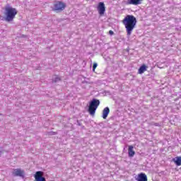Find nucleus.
Returning a JSON list of instances; mask_svg holds the SVG:
<instances>
[{
	"label": "nucleus",
	"instance_id": "obj_5",
	"mask_svg": "<svg viewBox=\"0 0 181 181\" xmlns=\"http://www.w3.org/2000/svg\"><path fill=\"white\" fill-rule=\"evenodd\" d=\"M98 11L100 16H103V15H104V13H105V4H104V2H99L98 5Z\"/></svg>",
	"mask_w": 181,
	"mask_h": 181
},
{
	"label": "nucleus",
	"instance_id": "obj_7",
	"mask_svg": "<svg viewBox=\"0 0 181 181\" xmlns=\"http://www.w3.org/2000/svg\"><path fill=\"white\" fill-rule=\"evenodd\" d=\"M13 175L14 176H19L20 177H23L25 176V171L20 168L13 169Z\"/></svg>",
	"mask_w": 181,
	"mask_h": 181
},
{
	"label": "nucleus",
	"instance_id": "obj_10",
	"mask_svg": "<svg viewBox=\"0 0 181 181\" xmlns=\"http://www.w3.org/2000/svg\"><path fill=\"white\" fill-rule=\"evenodd\" d=\"M137 181H148V177L145 173H140L138 175Z\"/></svg>",
	"mask_w": 181,
	"mask_h": 181
},
{
	"label": "nucleus",
	"instance_id": "obj_13",
	"mask_svg": "<svg viewBox=\"0 0 181 181\" xmlns=\"http://www.w3.org/2000/svg\"><path fill=\"white\" fill-rule=\"evenodd\" d=\"M173 162H174L177 166H181V156L173 158Z\"/></svg>",
	"mask_w": 181,
	"mask_h": 181
},
{
	"label": "nucleus",
	"instance_id": "obj_1",
	"mask_svg": "<svg viewBox=\"0 0 181 181\" xmlns=\"http://www.w3.org/2000/svg\"><path fill=\"white\" fill-rule=\"evenodd\" d=\"M122 23L126 29L127 36H131L132 31L136 25V18L133 15H127L122 20Z\"/></svg>",
	"mask_w": 181,
	"mask_h": 181
},
{
	"label": "nucleus",
	"instance_id": "obj_14",
	"mask_svg": "<svg viewBox=\"0 0 181 181\" xmlns=\"http://www.w3.org/2000/svg\"><path fill=\"white\" fill-rule=\"evenodd\" d=\"M57 81H60V78L59 76H55L54 83H57Z\"/></svg>",
	"mask_w": 181,
	"mask_h": 181
},
{
	"label": "nucleus",
	"instance_id": "obj_4",
	"mask_svg": "<svg viewBox=\"0 0 181 181\" xmlns=\"http://www.w3.org/2000/svg\"><path fill=\"white\" fill-rule=\"evenodd\" d=\"M66 4L63 1H55L53 4L52 11L54 12H62V11H64L66 9Z\"/></svg>",
	"mask_w": 181,
	"mask_h": 181
},
{
	"label": "nucleus",
	"instance_id": "obj_9",
	"mask_svg": "<svg viewBox=\"0 0 181 181\" xmlns=\"http://www.w3.org/2000/svg\"><path fill=\"white\" fill-rule=\"evenodd\" d=\"M128 154L129 158H134L135 156V151H134V146H129L128 147Z\"/></svg>",
	"mask_w": 181,
	"mask_h": 181
},
{
	"label": "nucleus",
	"instance_id": "obj_3",
	"mask_svg": "<svg viewBox=\"0 0 181 181\" xmlns=\"http://www.w3.org/2000/svg\"><path fill=\"white\" fill-rule=\"evenodd\" d=\"M100 105V100L97 99H93L92 101L89 103V107H88V112L90 115H95V111H97V109L98 108V106Z\"/></svg>",
	"mask_w": 181,
	"mask_h": 181
},
{
	"label": "nucleus",
	"instance_id": "obj_11",
	"mask_svg": "<svg viewBox=\"0 0 181 181\" xmlns=\"http://www.w3.org/2000/svg\"><path fill=\"white\" fill-rule=\"evenodd\" d=\"M148 70V66L142 64L138 70L139 74H144Z\"/></svg>",
	"mask_w": 181,
	"mask_h": 181
},
{
	"label": "nucleus",
	"instance_id": "obj_15",
	"mask_svg": "<svg viewBox=\"0 0 181 181\" xmlns=\"http://www.w3.org/2000/svg\"><path fill=\"white\" fill-rule=\"evenodd\" d=\"M97 63H94L93 66V71H95V69H97Z\"/></svg>",
	"mask_w": 181,
	"mask_h": 181
},
{
	"label": "nucleus",
	"instance_id": "obj_12",
	"mask_svg": "<svg viewBox=\"0 0 181 181\" xmlns=\"http://www.w3.org/2000/svg\"><path fill=\"white\" fill-rule=\"evenodd\" d=\"M108 114H110V107H105L103 110V119H107V117H108Z\"/></svg>",
	"mask_w": 181,
	"mask_h": 181
},
{
	"label": "nucleus",
	"instance_id": "obj_16",
	"mask_svg": "<svg viewBox=\"0 0 181 181\" xmlns=\"http://www.w3.org/2000/svg\"><path fill=\"white\" fill-rule=\"evenodd\" d=\"M109 34L111 35V36H112V35H114V31H112V30H110L109 31Z\"/></svg>",
	"mask_w": 181,
	"mask_h": 181
},
{
	"label": "nucleus",
	"instance_id": "obj_6",
	"mask_svg": "<svg viewBox=\"0 0 181 181\" xmlns=\"http://www.w3.org/2000/svg\"><path fill=\"white\" fill-rule=\"evenodd\" d=\"M35 181H46V178L43 177V172L37 171L34 176Z\"/></svg>",
	"mask_w": 181,
	"mask_h": 181
},
{
	"label": "nucleus",
	"instance_id": "obj_8",
	"mask_svg": "<svg viewBox=\"0 0 181 181\" xmlns=\"http://www.w3.org/2000/svg\"><path fill=\"white\" fill-rule=\"evenodd\" d=\"M143 0H127V5H141Z\"/></svg>",
	"mask_w": 181,
	"mask_h": 181
},
{
	"label": "nucleus",
	"instance_id": "obj_2",
	"mask_svg": "<svg viewBox=\"0 0 181 181\" xmlns=\"http://www.w3.org/2000/svg\"><path fill=\"white\" fill-rule=\"evenodd\" d=\"M4 11L5 21L6 22H12L13 18L18 15V10L10 6H6Z\"/></svg>",
	"mask_w": 181,
	"mask_h": 181
}]
</instances>
